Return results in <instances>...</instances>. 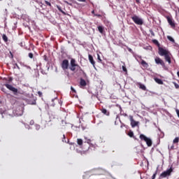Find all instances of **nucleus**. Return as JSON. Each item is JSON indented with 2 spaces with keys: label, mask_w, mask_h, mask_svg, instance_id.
<instances>
[{
  "label": "nucleus",
  "mask_w": 179,
  "mask_h": 179,
  "mask_svg": "<svg viewBox=\"0 0 179 179\" xmlns=\"http://www.w3.org/2000/svg\"><path fill=\"white\" fill-rule=\"evenodd\" d=\"M177 75H178V76L179 78V71L177 72Z\"/></svg>",
  "instance_id": "obj_45"
},
{
  "label": "nucleus",
  "mask_w": 179,
  "mask_h": 179,
  "mask_svg": "<svg viewBox=\"0 0 179 179\" xmlns=\"http://www.w3.org/2000/svg\"><path fill=\"white\" fill-rule=\"evenodd\" d=\"M97 59H98V62H101V58H100V55H97Z\"/></svg>",
  "instance_id": "obj_28"
},
{
  "label": "nucleus",
  "mask_w": 179,
  "mask_h": 179,
  "mask_svg": "<svg viewBox=\"0 0 179 179\" xmlns=\"http://www.w3.org/2000/svg\"><path fill=\"white\" fill-rule=\"evenodd\" d=\"M122 71L124 72H127V67H125L124 66H122Z\"/></svg>",
  "instance_id": "obj_31"
},
{
  "label": "nucleus",
  "mask_w": 179,
  "mask_h": 179,
  "mask_svg": "<svg viewBox=\"0 0 179 179\" xmlns=\"http://www.w3.org/2000/svg\"><path fill=\"white\" fill-rule=\"evenodd\" d=\"M129 118L131 121V125L132 128H135V127H137L138 124H139V122H136L134 120V116L129 115Z\"/></svg>",
  "instance_id": "obj_9"
},
{
  "label": "nucleus",
  "mask_w": 179,
  "mask_h": 179,
  "mask_svg": "<svg viewBox=\"0 0 179 179\" xmlns=\"http://www.w3.org/2000/svg\"><path fill=\"white\" fill-rule=\"evenodd\" d=\"M173 85H174L176 89H179V85L177 84V83H173Z\"/></svg>",
  "instance_id": "obj_30"
},
{
  "label": "nucleus",
  "mask_w": 179,
  "mask_h": 179,
  "mask_svg": "<svg viewBox=\"0 0 179 179\" xmlns=\"http://www.w3.org/2000/svg\"><path fill=\"white\" fill-rule=\"evenodd\" d=\"M44 59H45V61H47V56L46 55L44 56Z\"/></svg>",
  "instance_id": "obj_39"
},
{
  "label": "nucleus",
  "mask_w": 179,
  "mask_h": 179,
  "mask_svg": "<svg viewBox=\"0 0 179 179\" xmlns=\"http://www.w3.org/2000/svg\"><path fill=\"white\" fill-rule=\"evenodd\" d=\"M98 30L99 33H101V34H103L104 33V27H103L102 26H99Z\"/></svg>",
  "instance_id": "obj_18"
},
{
  "label": "nucleus",
  "mask_w": 179,
  "mask_h": 179,
  "mask_svg": "<svg viewBox=\"0 0 179 179\" xmlns=\"http://www.w3.org/2000/svg\"><path fill=\"white\" fill-rule=\"evenodd\" d=\"M166 19L167 20V22L171 26V29H176V22L173 19V17L166 16Z\"/></svg>",
  "instance_id": "obj_5"
},
{
  "label": "nucleus",
  "mask_w": 179,
  "mask_h": 179,
  "mask_svg": "<svg viewBox=\"0 0 179 179\" xmlns=\"http://www.w3.org/2000/svg\"><path fill=\"white\" fill-rule=\"evenodd\" d=\"M136 2L137 3H139V0H136Z\"/></svg>",
  "instance_id": "obj_42"
},
{
  "label": "nucleus",
  "mask_w": 179,
  "mask_h": 179,
  "mask_svg": "<svg viewBox=\"0 0 179 179\" xmlns=\"http://www.w3.org/2000/svg\"><path fill=\"white\" fill-rule=\"evenodd\" d=\"M124 117H128V115H127V113H124Z\"/></svg>",
  "instance_id": "obj_41"
},
{
  "label": "nucleus",
  "mask_w": 179,
  "mask_h": 179,
  "mask_svg": "<svg viewBox=\"0 0 179 179\" xmlns=\"http://www.w3.org/2000/svg\"><path fill=\"white\" fill-rule=\"evenodd\" d=\"M33 104H36V102H34Z\"/></svg>",
  "instance_id": "obj_47"
},
{
  "label": "nucleus",
  "mask_w": 179,
  "mask_h": 179,
  "mask_svg": "<svg viewBox=\"0 0 179 179\" xmlns=\"http://www.w3.org/2000/svg\"><path fill=\"white\" fill-rule=\"evenodd\" d=\"M12 80H13V78H9V81L12 82Z\"/></svg>",
  "instance_id": "obj_40"
},
{
  "label": "nucleus",
  "mask_w": 179,
  "mask_h": 179,
  "mask_svg": "<svg viewBox=\"0 0 179 179\" xmlns=\"http://www.w3.org/2000/svg\"><path fill=\"white\" fill-rule=\"evenodd\" d=\"M128 136H129L130 138H134V131H129V133H128Z\"/></svg>",
  "instance_id": "obj_26"
},
{
  "label": "nucleus",
  "mask_w": 179,
  "mask_h": 179,
  "mask_svg": "<svg viewBox=\"0 0 179 179\" xmlns=\"http://www.w3.org/2000/svg\"><path fill=\"white\" fill-rule=\"evenodd\" d=\"M78 2H86V0H77Z\"/></svg>",
  "instance_id": "obj_36"
},
{
  "label": "nucleus",
  "mask_w": 179,
  "mask_h": 179,
  "mask_svg": "<svg viewBox=\"0 0 179 179\" xmlns=\"http://www.w3.org/2000/svg\"><path fill=\"white\" fill-rule=\"evenodd\" d=\"M92 14L94 15H94H96V13H94V10H93L92 11Z\"/></svg>",
  "instance_id": "obj_38"
},
{
  "label": "nucleus",
  "mask_w": 179,
  "mask_h": 179,
  "mask_svg": "<svg viewBox=\"0 0 179 179\" xmlns=\"http://www.w3.org/2000/svg\"><path fill=\"white\" fill-rule=\"evenodd\" d=\"M69 68L71 72H78V71L82 70V67L76 64V60L75 59H71L70 66Z\"/></svg>",
  "instance_id": "obj_2"
},
{
  "label": "nucleus",
  "mask_w": 179,
  "mask_h": 179,
  "mask_svg": "<svg viewBox=\"0 0 179 179\" xmlns=\"http://www.w3.org/2000/svg\"><path fill=\"white\" fill-rule=\"evenodd\" d=\"M178 142H179V137H176L173 141V143H178Z\"/></svg>",
  "instance_id": "obj_27"
},
{
  "label": "nucleus",
  "mask_w": 179,
  "mask_h": 179,
  "mask_svg": "<svg viewBox=\"0 0 179 179\" xmlns=\"http://www.w3.org/2000/svg\"><path fill=\"white\" fill-rule=\"evenodd\" d=\"M45 3L48 5V6H51V3H50L48 1H45Z\"/></svg>",
  "instance_id": "obj_29"
},
{
  "label": "nucleus",
  "mask_w": 179,
  "mask_h": 179,
  "mask_svg": "<svg viewBox=\"0 0 179 179\" xmlns=\"http://www.w3.org/2000/svg\"><path fill=\"white\" fill-rule=\"evenodd\" d=\"M2 39L5 43H8V36H6V34H3Z\"/></svg>",
  "instance_id": "obj_22"
},
{
  "label": "nucleus",
  "mask_w": 179,
  "mask_h": 179,
  "mask_svg": "<svg viewBox=\"0 0 179 179\" xmlns=\"http://www.w3.org/2000/svg\"><path fill=\"white\" fill-rule=\"evenodd\" d=\"M141 64L143 68H149V64L143 59H141Z\"/></svg>",
  "instance_id": "obj_15"
},
{
  "label": "nucleus",
  "mask_w": 179,
  "mask_h": 179,
  "mask_svg": "<svg viewBox=\"0 0 179 179\" xmlns=\"http://www.w3.org/2000/svg\"><path fill=\"white\" fill-rule=\"evenodd\" d=\"M90 142H92V141L87 140V143H85L86 145H87V148H85V147H83V149H84V150H85V152L87 150H89V148H90Z\"/></svg>",
  "instance_id": "obj_14"
},
{
  "label": "nucleus",
  "mask_w": 179,
  "mask_h": 179,
  "mask_svg": "<svg viewBox=\"0 0 179 179\" xmlns=\"http://www.w3.org/2000/svg\"><path fill=\"white\" fill-rule=\"evenodd\" d=\"M71 91L73 92V93H76V90H75V89H73V87H71Z\"/></svg>",
  "instance_id": "obj_34"
},
{
  "label": "nucleus",
  "mask_w": 179,
  "mask_h": 179,
  "mask_svg": "<svg viewBox=\"0 0 179 179\" xmlns=\"http://www.w3.org/2000/svg\"><path fill=\"white\" fill-rule=\"evenodd\" d=\"M77 143L78 145H79V146H82V145H83V140H82L81 138H78Z\"/></svg>",
  "instance_id": "obj_21"
},
{
  "label": "nucleus",
  "mask_w": 179,
  "mask_h": 179,
  "mask_svg": "<svg viewBox=\"0 0 179 179\" xmlns=\"http://www.w3.org/2000/svg\"><path fill=\"white\" fill-rule=\"evenodd\" d=\"M131 18L136 24H138V26H142V24H143V20L138 15H134Z\"/></svg>",
  "instance_id": "obj_3"
},
{
  "label": "nucleus",
  "mask_w": 179,
  "mask_h": 179,
  "mask_svg": "<svg viewBox=\"0 0 179 179\" xmlns=\"http://www.w3.org/2000/svg\"><path fill=\"white\" fill-rule=\"evenodd\" d=\"M61 67L63 71H66L69 68V61L68 59H64L62 62Z\"/></svg>",
  "instance_id": "obj_8"
},
{
  "label": "nucleus",
  "mask_w": 179,
  "mask_h": 179,
  "mask_svg": "<svg viewBox=\"0 0 179 179\" xmlns=\"http://www.w3.org/2000/svg\"><path fill=\"white\" fill-rule=\"evenodd\" d=\"M152 43L154 44H155L156 45H158V47H159V45H160V43H159V41L156 39L152 40Z\"/></svg>",
  "instance_id": "obj_25"
},
{
  "label": "nucleus",
  "mask_w": 179,
  "mask_h": 179,
  "mask_svg": "<svg viewBox=\"0 0 179 179\" xmlns=\"http://www.w3.org/2000/svg\"><path fill=\"white\" fill-rule=\"evenodd\" d=\"M0 104H1V101H0Z\"/></svg>",
  "instance_id": "obj_48"
},
{
  "label": "nucleus",
  "mask_w": 179,
  "mask_h": 179,
  "mask_svg": "<svg viewBox=\"0 0 179 179\" xmlns=\"http://www.w3.org/2000/svg\"><path fill=\"white\" fill-rule=\"evenodd\" d=\"M173 167H171L169 169H167L166 171H164L160 175L161 178H166V177H169L171 176V173H173Z\"/></svg>",
  "instance_id": "obj_4"
},
{
  "label": "nucleus",
  "mask_w": 179,
  "mask_h": 179,
  "mask_svg": "<svg viewBox=\"0 0 179 179\" xmlns=\"http://www.w3.org/2000/svg\"><path fill=\"white\" fill-rule=\"evenodd\" d=\"M155 64H157V65H161V66H162V68H164L165 69L166 63H164V61H163V59H160V57H156L155 58Z\"/></svg>",
  "instance_id": "obj_6"
},
{
  "label": "nucleus",
  "mask_w": 179,
  "mask_h": 179,
  "mask_svg": "<svg viewBox=\"0 0 179 179\" xmlns=\"http://www.w3.org/2000/svg\"><path fill=\"white\" fill-rule=\"evenodd\" d=\"M15 66L16 68H17V69H20V67L19 66V65H17V64H15Z\"/></svg>",
  "instance_id": "obj_37"
},
{
  "label": "nucleus",
  "mask_w": 179,
  "mask_h": 179,
  "mask_svg": "<svg viewBox=\"0 0 179 179\" xmlns=\"http://www.w3.org/2000/svg\"><path fill=\"white\" fill-rule=\"evenodd\" d=\"M171 149H174V145H172V146L171 147Z\"/></svg>",
  "instance_id": "obj_44"
},
{
  "label": "nucleus",
  "mask_w": 179,
  "mask_h": 179,
  "mask_svg": "<svg viewBox=\"0 0 179 179\" xmlns=\"http://www.w3.org/2000/svg\"><path fill=\"white\" fill-rule=\"evenodd\" d=\"M88 58L90 64L94 66L96 65V62H94V59H93V56H92V55H89Z\"/></svg>",
  "instance_id": "obj_11"
},
{
  "label": "nucleus",
  "mask_w": 179,
  "mask_h": 179,
  "mask_svg": "<svg viewBox=\"0 0 179 179\" xmlns=\"http://www.w3.org/2000/svg\"><path fill=\"white\" fill-rule=\"evenodd\" d=\"M145 143H147L148 146H152V140L150 138H147V139L145 140Z\"/></svg>",
  "instance_id": "obj_16"
},
{
  "label": "nucleus",
  "mask_w": 179,
  "mask_h": 179,
  "mask_svg": "<svg viewBox=\"0 0 179 179\" xmlns=\"http://www.w3.org/2000/svg\"><path fill=\"white\" fill-rule=\"evenodd\" d=\"M158 54L161 57H164V59L168 64H171V57H170V52L163 48H159Z\"/></svg>",
  "instance_id": "obj_1"
},
{
  "label": "nucleus",
  "mask_w": 179,
  "mask_h": 179,
  "mask_svg": "<svg viewBox=\"0 0 179 179\" xmlns=\"http://www.w3.org/2000/svg\"><path fill=\"white\" fill-rule=\"evenodd\" d=\"M94 16H96L97 17H101V15L100 14H94Z\"/></svg>",
  "instance_id": "obj_35"
},
{
  "label": "nucleus",
  "mask_w": 179,
  "mask_h": 179,
  "mask_svg": "<svg viewBox=\"0 0 179 179\" xmlns=\"http://www.w3.org/2000/svg\"><path fill=\"white\" fill-rule=\"evenodd\" d=\"M29 57L31 59L33 58V57H34L33 53H31V52L29 53Z\"/></svg>",
  "instance_id": "obj_32"
},
{
  "label": "nucleus",
  "mask_w": 179,
  "mask_h": 179,
  "mask_svg": "<svg viewBox=\"0 0 179 179\" xmlns=\"http://www.w3.org/2000/svg\"><path fill=\"white\" fill-rule=\"evenodd\" d=\"M139 138L141 141H144V142H145L148 137H146V136H145L144 134H141Z\"/></svg>",
  "instance_id": "obj_19"
},
{
  "label": "nucleus",
  "mask_w": 179,
  "mask_h": 179,
  "mask_svg": "<svg viewBox=\"0 0 179 179\" xmlns=\"http://www.w3.org/2000/svg\"><path fill=\"white\" fill-rule=\"evenodd\" d=\"M101 111L102 114H104V115H107V116L110 115V112L104 108H102L101 109Z\"/></svg>",
  "instance_id": "obj_13"
},
{
  "label": "nucleus",
  "mask_w": 179,
  "mask_h": 179,
  "mask_svg": "<svg viewBox=\"0 0 179 179\" xmlns=\"http://www.w3.org/2000/svg\"><path fill=\"white\" fill-rule=\"evenodd\" d=\"M38 96H39L40 97H41V96H43V92L38 91Z\"/></svg>",
  "instance_id": "obj_33"
},
{
  "label": "nucleus",
  "mask_w": 179,
  "mask_h": 179,
  "mask_svg": "<svg viewBox=\"0 0 179 179\" xmlns=\"http://www.w3.org/2000/svg\"><path fill=\"white\" fill-rule=\"evenodd\" d=\"M87 83H86V80H85V79L83 78H80V85L81 87H85V86H86Z\"/></svg>",
  "instance_id": "obj_12"
},
{
  "label": "nucleus",
  "mask_w": 179,
  "mask_h": 179,
  "mask_svg": "<svg viewBox=\"0 0 179 179\" xmlns=\"http://www.w3.org/2000/svg\"><path fill=\"white\" fill-rule=\"evenodd\" d=\"M151 34L152 36H155V33H153V31H152Z\"/></svg>",
  "instance_id": "obj_43"
},
{
  "label": "nucleus",
  "mask_w": 179,
  "mask_h": 179,
  "mask_svg": "<svg viewBox=\"0 0 179 179\" xmlns=\"http://www.w3.org/2000/svg\"><path fill=\"white\" fill-rule=\"evenodd\" d=\"M57 8L58 10H59V12L63 13V15H66V13H65V11L62 10V9L61 8V6H57Z\"/></svg>",
  "instance_id": "obj_23"
},
{
  "label": "nucleus",
  "mask_w": 179,
  "mask_h": 179,
  "mask_svg": "<svg viewBox=\"0 0 179 179\" xmlns=\"http://www.w3.org/2000/svg\"><path fill=\"white\" fill-rule=\"evenodd\" d=\"M155 81L158 83V85H163V80L160 78H155Z\"/></svg>",
  "instance_id": "obj_17"
},
{
  "label": "nucleus",
  "mask_w": 179,
  "mask_h": 179,
  "mask_svg": "<svg viewBox=\"0 0 179 179\" xmlns=\"http://www.w3.org/2000/svg\"><path fill=\"white\" fill-rule=\"evenodd\" d=\"M64 3L69 5V6H73V3H78V2H76L75 0H70L69 1H64Z\"/></svg>",
  "instance_id": "obj_10"
},
{
  "label": "nucleus",
  "mask_w": 179,
  "mask_h": 179,
  "mask_svg": "<svg viewBox=\"0 0 179 179\" xmlns=\"http://www.w3.org/2000/svg\"><path fill=\"white\" fill-rule=\"evenodd\" d=\"M139 86V89H141L142 90H146V86H145V85L139 83L138 84Z\"/></svg>",
  "instance_id": "obj_20"
},
{
  "label": "nucleus",
  "mask_w": 179,
  "mask_h": 179,
  "mask_svg": "<svg viewBox=\"0 0 179 179\" xmlns=\"http://www.w3.org/2000/svg\"><path fill=\"white\" fill-rule=\"evenodd\" d=\"M63 138H64V139H65V135H63Z\"/></svg>",
  "instance_id": "obj_46"
},
{
  "label": "nucleus",
  "mask_w": 179,
  "mask_h": 179,
  "mask_svg": "<svg viewBox=\"0 0 179 179\" xmlns=\"http://www.w3.org/2000/svg\"><path fill=\"white\" fill-rule=\"evenodd\" d=\"M4 86H6V87H7V89H8V90H10L11 92H13V94H15V96L17 95V88L12 86L11 85L9 84H5Z\"/></svg>",
  "instance_id": "obj_7"
},
{
  "label": "nucleus",
  "mask_w": 179,
  "mask_h": 179,
  "mask_svg": "<svg viewBox=\"0 0 179 179\" xmlns=\"http://www.w3.org/2000/svg\"><path fill=\"white\" fill-rule=\"evenodd\" d=\"M167 38L168 40H169V41H171V43H176V41L174 40V38H173V37L168 36Z\"/></svg>",
  "instance_id": "obj_24"
}]
</instances>
